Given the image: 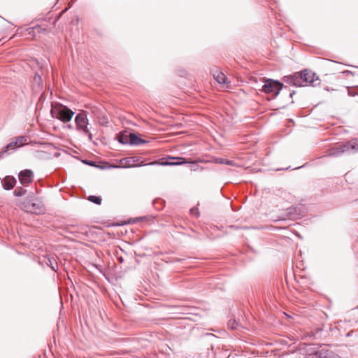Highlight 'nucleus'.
I'll return each mask as SVG.
<instances>
[{"instance_id":"nucleus-1","label":"nucleus","mask_w":358,"mask_h":358,"mask_svg":"<svg viewBox=\"0 0 358 358\" xmlns=\"http://www.w3.org/2000/svg\"><path fill=\"white\" fill-rule=\"evenodd\" d=\"M282 80L285 83L296 87L307 85L316 87L320 83L319 76L314 71L308 69H304L289 75L284 76Z\"/></svg>"},{"instance_id":"nucleus-2","label":"nucleus","mask_w":358,"mask_h":358,"mask_svg":"<svg viewBox=\"0 0 358 358\" xmlns=\"http://www.w3.org/2000/svg\"><path fill=\"white\" fill-rule=\"evenodd\" d=\"M262 79L264 84L262 85L259 90L264 94H271L273 96V99H275L281 90L287 88L284 85L285 82H283L282 80L281 82L278 80L267 78L265 77Z\"/></svg>"},{"instance_id":"nucleus-3","label":"nucleus","mask_w":358,"mask_h":358,"mask_svg":"<svg viewBox=\"0 0 358 358\" xmlns=\"http://www.w3.org/2000/svg\"><path fill=\"white\" fill-rule=\"evenodd\" d=\"M329 152V155L332 157H338L345 152L349 154L357 153L358 152V138H352L345 143L332 148Z\"/></svg>"},{"instance_id":"nucleus-4","label":"nucleus","mask_w":358,"mask_h":358,"mask_svg":"<svg viewBox=\"0 0 358 358\" xmlns=\"http://www.w3.org/2000/svg\"><path fill=\"white\" fill-rule=\"evenodd\" d=\"M306 207L305 205L299 203L287 208L285 212L279 217L278 221H285L287 220H296L301 219L306 215Z\"/></svg>"},{"instance_id":"nucleus-5","label":"nucleus","mask_w":358,"mask_h":358,"mask_svg":"<svg viewBox=\"0 0 358 358\" xmlns=\"http://www.w3.org/2000/svg\"><path fill=\"white\" fill-rule=\"evenodd\" d=\"M51 116L66 123L71 120L74 112L66 106L59 103L50 110Z\"/></svg>"},{"instance_id":"nucleus-6","label":"nucleus","mask_w":358,"mask_h":358,"mask_svg":"<svg viewBox=\"0 0 358 358\" xmlns=\"http://www.w3.org/2000/svg\"><path fill=\"white\" fill-rule=\"evenodd\" d=\"M25 211L41 214L45 211V207L41 201L35 197L33 192L29 193L25 201L22 203Z\"/></svg>"},{"instance_id":"nucleus-7","label":"nucleus","mask_w":358,"mask_h":358,"mask_svg":"<svg viewBox=\"0 0 358 358\" xmlns=\"http://www.w3.org/2000/svg\"><path fill=\"white\" fill-rule=\"evenodd\" d=\"M26 138L23 136H19L11 139V141L3 147L0 150V159L14 152L17 148L24 145Z\"/></svg>"},{"instance_id":"nucleus-8","label":"nucleus","mask_w":358,"mask_h":358,"mask_svg":"<svg viewBox=\"0 0 358 358\" xmlns=\"http://www.w3.org/2000/svg\"><path fill=\"white\" fill-rule=\"evenodd\" d=\"M76 129L87 136L90 141H92V134L87 127L89 120L86 111L78 113L75 117Z\"/></svg>"},{"instance_id":"nucleus-9","label":"nucleus","mask_w":358,"mask_h":358,"mask_svg":"<svg viewBox=\"0 0 358 358\" xmlns=\"http://www.w3.org/2000/svg\"><path fill=\"white\" fill-rule=\"evenodd\" d=\"M195 161L189 160L182 157H172L168 156L163 159V161L159 164L162 166H179L183 164H195Z\"/></svg>"},{"instance_id":"nucleus-10","label":"nucleus","mask_w":358,"mask_h":358,"mask_svg":"<svg viewBox=\"0 0 358 358\" xmlns=\"http://www.w3.org/2000/svg\"><path fill=\"white\" fill-rule=\"evenodd\" d=\"M34 172L31 169H24L18 173L20 184L24 187L28 186L33 181Z\"/></svg>"},{"instance_id":"nucleus-11","label":"nucleus","mask_w":358,"mask_h":358,"mask_svg":"<svg viewBox=\"0 0 358 358\" xmlns=\"http://www.w3.org/2000/svg\"><path fill=\"white\" fill-rule=\"evenodd\" d=\"M327 348L322 346H317V345L312 344L310 345V349L308 350L310 358H324L326 356L325 352Z\"/></svg>"},{"instance_id":"nucleus-12","label":"nucleus","mask_w":358,"mask_h":358,"mask_svg":"<svg viewBox=\"0 0 358 358\" xmlns=\"http://www.w3.org/2000/svg\"><path fill=\"white\" fill-rule=\"evenodd\" d=\"M130 138L129 145L131 146H138L148 143V141L141 138V136L134 131H131V134H129Z\"/></svg>"},{"instance_id":"nucleus-13","label":"nucleus","mask_w":358,"mask_h":358,"mask_svg":"<svg viewBox=\"0 0 358 358\" xmlns=\"http://www.w3.org/2000/svg\"><path fill=\"white\" fill-rule=\"evenodd\" d=\"M129 134H131V131L124 130L116 134L114 139L117 141L122 145H129L130 140Z\"/></svg>"},{"instance_id":"nucleus-14","label":"nucleus","mask_w":358,"mask_h":358,"mask_svg":"<svg viewBox=\"0 0 358 358\" xmlns=\"http://www.w3.org/2000/svg\"><path fill=\"white\" fill-rule=\"evenodd\" d=\"M1 183L5 190H11L15 186L17 180L14 176H6L1 180Z\"/></svg>"},{"instance_id":"nucleus-15","label":"nucleus","mask_w":358,"mask_h":358,"mask_svg":"<svg viewBox=\"0 0 358 358\" xmlns=\"http://www.w3.org/2000/svg\"><path fill=\"white\" fill-rule=\"evenodd\" d=\"M210 73L213 75L215 80L220 84L226 83L227 77L221 71H218L217 66H213L210 69Z\"/></svg>"},{"instance_id":"nucleus-16","label":"nucleus","mask_w":358,"mask_h":358,"mask_svg":"<svg viewBox=\"0 0 358 358\" xmlns=\"http://www.w3.org/2000/svg\"><path fill=\"white\" fill-rule=\"evenodd\" d=\"M43 87V83L41 74L36 71L34 76L33 88L35 90H42Z\"/></svg>"},{"instance_id":"nucleus-17","label":"nucleus","mask_w":358,"mask_h":358,"mask_svg":"<svg viewBox=\"0 0 358 358\" xmlns=\"http://www.w3.org/2000/svg\"><path fill=\"white\" fill-rule=\"evenodd\" d=\"M210 162L215 164H226L232 166H236V163L232 160L217 157H213Z\"/></svg>"},{"instance_id":"nucleus-18","label":"nucleus","mask_w":358,"mask_h":358,"mask_svg":"<svg viewBox=\"0 0 358 358\" xmlns=\"http://www.w3.org/2000/svg\"><path fill=\"white\" fill-rule=\"evenodd\" d=\"M45 264L48 266H49L53 271H57L58 264L55 258L50 257L45 258Z\"/></svg>"},{"instance_id":"nucleus-19","label":"nucleus","mask_w":358,"mask_h":358,"mask_svg":"<svg viewBox=\"0 0 358 358\" xmlns=\"http://www.w3.org/2000/svg\"><path fill=\"white\" fill-rule=\"evenodd\" d=\"M155 217L152 215H147L144 216H140L134 218V223L142 222V221H146V222H153Z\"/></svg>"},{"instance_id":"nucleus-20","label":"nucleus","mask_w":358,"mask_h":358,"mask_svg":"<svg viewBox=\"0 0 358 358\" xmlns=\"http://www.w3.org/2000/svg\"><path fill=\"white\" fill-rule=\"evenodd\" d=\"M120 162L122 164H124L125 165V167H127V168H131V167H134L136 166L135 165H134V163L135 162V160H134V157H125V158H123L120 160Z\"/></svg>"},{"instance_id":"nucleus-21","label":"nucleus","mask_w":358,"mask_h":358,"mask_svg":"<svg viewBox=\"0 0 358 358\" xmlns=\"http://www.w3.org/2000/svg\"><path fill=\"white\" fill-rule=\"evenodd\" d=\"M152 203L157 210H161L164 206L165 201L160 198H157L153 200Z\"/></svg>"},{"instance_id":"nucleus-22","label":"nucleus","mask_w":358,"mask_h":358,"mask_svg":"<svg viewBox=\"0 0 358 358\" xmlns=\"http://www.w3.org/2000/svg\"><path fill=\"white\" fill-rule=\"evenodd\" d=\"M345 88L347 90L348 96H358V86H354V87L347 86V87H345Z\"/></svg>"},{"instance_id":"nucleus-23","label":"nucleus","mask_w":358,"mask_h":358,"mask_svg":"<svg viewBox=\"0 0 358 358\" xmlns=\"http://www.w3.org/2000/svg\"><path fill=\"white\" fill-rule=\"evenodd\" d=\"M87 200L93 203H95L96 205L101 204L102 202V198L101 196H96V195H90L87 197Z\"/></svg>"},{"instance_id":"nucleus-24","label":"nucleus","mask_w":358,"mask_h":358,"mask_svg":"<svg viewBox=\"0 0 358 358\" xmlns=\"http://www.w3.org/2000/svg\"><path fill=\"white\" fill-rule=\"evenodd\" d=\"M27 190L22 187H17L13 191V195L16 197H20L25 194Z\"/></svg>"},{"instance_id":"nucleus-25","label":"nucleus","mask_w":358,"mask_h":358,"mask_svg":"<svg viewBox=\"0 0 358 358\" xmlns=\"http://www.w3.org/2000/svg\"><path fill=\"white\" fill-rule=\"evenodd\" d=\"M238 326L239 324L236 319H231L228 321V327L233 330L236 329Z\"/></svg>"},{"instance_id":"nucleus-26","label":"nucleus","mask_w":358,"mask_h":358,"mask_svg":"<svg viewBox=\"0 0 358 358\" xmlns=\"http://www.w3.org/2000/svg\"><path fill=\"white\" fill-rule=\"evenodd\" d=\"M26 34L31 37L36 36V28L35 26L31 27H27L25 29Z\"/></svg>"},{"instance_id":"nucleus-27","label":"nucleus","mask_w":358,"mask_h":358,"mask_svg":"<svg viewBox=\"0 0 358 358\" xmlns=\"http://www.w3.org/2000/svg\"><path fill=\"white\" fill-rule=\"evenodd\" d=\"M326 356L324 358H341L339 355L335 354L333 351L327 348L325 352Z\"/></svg>"},{"instance_id":"nucleus-28","label":"nucleus","mask_w":358,"mask_h":358,"mask_svg":"<svg viewBox=\"0 0 358 358\" xmlns=\"http://www.w3.org/2000/svg\"><path fill=\"white\" fill-rule=\"evenodd\" d=\"M83 163L86 164V165H88V166H90L92 167H99L101 169H103V166H99L96 164V162H94V161H92V160H88V159H85L83 161Z\"/></svg>"},{"instance_id":"nucleus-29","label":"nucleus","mask_w":358,"mask_h":358,"mask_svg":"<svg viewBox=\"0 0 358 358\" xmlns=\"http://www.w3.org/2000/svg\"><path fill=\"white\" fill-rule=\"evenodd\" d=\"M339 73H340V77H345V78H348V76H355V73L351 71H349V70H345V71H341Z\"/></svg>"},{"instance_id":"nucleus-30","label":"nucleus","mask_w":358,"mask_h":358,"mask_svg":"<svg viewBox=\"0 0 358 358\" xmlns=\"http://www.w3.org/2000/svg\"><path fill=\"white\" fill-rule=\"evenodd\" d=\"M36 34H46L48 33V29L46 28L42 27L41 25H36Z\"/></svg>"},{"instance_id":"nucleus-31","label":"nucleus","mask_w":358,"mask_h":358,"mask_svg":"<svg viewBox=\"0 0 358 358\" xmlns=\"http://www.w3.org/2000/svg\"><path fill=\"white\" fill-rule=\"evenodd\" d=\"M187 73L186 70L182 69L178 71V75L181 77H185L187 76Z\"/></svg>"},{"instance_id":"nucleus-32","label":"nucleus","mask_w":358,"mask_h":358,"mask_svg":"<svg viewBox=\"0 0 358 358\" xmlns=\"http://www.w3.org/2000/svg\"><path fill=\"white\" fill-rule=\"evenodd\" d=\"M203 170V167L199 166V165H196L194 166L192 169V171H202Z\"/></svg>"},{"instance_id":"nucleus-33","label":"nucleus","mask_w":358,"mask_h":358,"mask_svg":"<svg viewBox=\"0 0 358 358\" xmlns=\"http://www.w3.org/2000/svg\"><path fill=\"white\" fill-rule=\"evenodd\" d=\"M190 213L192 214H194L195 213L196 216H198L199 215V212L198 209H195V208H192L190 210Z\"/></svg>"},{"instance_id":"nucleus-34","label":"nucleus","mask_w":358,"mask_h":358,"mask_svg":"<svg viewBox=\"0 0 358 358\" xmlns=\"http://www.w3.org/2000/svg\"><path fill=\"white\" fill-rule=\"evenodd\" d=\"M183 261H185V259H181V258H175V259L173 260V263H176V262H182Z\"/></svg>"},{"instance_id":"nucleus-35","label":"nucleus","mask_w":358,"mask_h":358,"mask_svg":"<svg viewBox=\"0 0 358 358\" xmlns=\"http://www.w3.org/2000/svg\"><path fill=\"white\" fill-rule=\"evenodd\" d=\"M354 333V331L353 330H351L350 331H348L347 334H346V336L347 337H349V336H351Z\"/></svg>"},{"instance_id":"nucleus-36","label":"nucleus","mask_w":358,"mask_h":358,"mask_svg":"<svg viewBox=\"0 0 358 358\" xmlns=\"http://www.w3.org/2000/svg\"><path fill=\"white\" fill-rule=\"evenodd\" d=\"M295 94H296V91H295V90H293L292 92H291L289 93V98H292V97H293V96H294Z\"/></svg>"},{"instance_id":"nucleus-37","label":"nucleus","mask_w":358,"mask_h":358,"mask_svg":"<svg viewBox=\"0 0 358 358\" xmlns=\"http://www.w3.org/2000/svg\"><path fill=\"white\" fill-rule=\"evenodd\" d=\"M117 259L118 262L120 263L124 262V259L122 257H117Z\"/></svg>"},{"instance_id":"nucleus-38","label":"nucleus","mask_w":358,"mask_h":358,"mask_svg":"<svg viewBox=\"0 0 358 358\" xmlns=\"http://www.w3.org/2000/svg\"><path fill=\"white\" fill-rule=\"evenodd\" d=\"M66 127H67L68 129H73V126H72V124H67Z\"/></svg>"},{"instance_id":"nucleus-39","label":"nucleus","mask_w":358,"mask_h":358,"mask_svg":"<svg viewBox=\"0 0 358 358\" xmlns=\"http://www.w3.org/2000/svg\"><path fill=\"white\" fill-rule=\"evenodd\" d=\"M71 227V226H67V227H66V232H70L69 229H70V227Z\"/></svg>"},{"instance_id":"nucleus-40","label":"nucleus","mask_w":358,"mask_h":358,"mask_svg":"<svg viewBox=\"0 0 358 358\" xmlns=\"http://www.w3.org/2000/svg\"><path fill=\"white\" fill-rule=\"evenodd\" d=\"M38 153L40 154V155H45V154H46V152H45L43 151H38Z\"/></svg>"},{"instance_id":"nucleus-41","label":"nucleus","mask_w":358,"mask_h":358,"mask_svg":"<svg viewBox=\"0 0 358 358\" xmlns=\"http://www.w3.org/2000/svg\"><path fill=\"white\" fill-rule=\"evenodd\" d=\"M289 168H290V166L285 168V169H278V171H280V170H288Z\"/></svg>"},{"instance_id":"nucleus-42","label":"nucleus","mask_w":358,"mask_h":358,"mask_svg":"<svg viewBox=\"0 0 358 358\" xmlns=\"http://www.w3.org/2000/svg\"><path fill=\"white\" fill-rule=\"evenodd\" d=\"M303 166H304V165L299 166V167L294 168L293 169H301Z\"/></svg>"},{"instance_id":"nucleus-43","label":"nucleus","mask_w":358,"mask_h":358,"mask_svg":"<svg viewBox=\"0 0 358 358\" xmlns=\"http://www.w3.org/2000/svg\"><path fill=\"white\" fill-rule=\"evenodd\" d=\"M58 156H59V153L57 152L55 154V157H57Z\"/></svg>"},{"instance_id":"nucleus-44","label":"nucleus","mask_w":358,"mask_h":358,"mask_svg":"<svg viewBox=\"0 0 358 358\" xmlns=\"http://www.w3.org/2000/svg\"><path fill=\"white\" fill-rule=\"evenodd\" d=\"M40 71H41V73L43 74V68L42 67H41V70Z\"/></svg>"},{"instance_id":"nucleus-45","label":"nucleus","mask_w":358,"mask_h":358,"mask_svg":"<svg viewBox=\"0 0 358 358\" xmlns=\"http://www.w3.org/2000/svg\"><path fill=\"white\" fill-rule=\"evenodd\" d=\"M208 335H210L212 336H215L213 334H209Z\"/></svg>"},{"instance_id":"nucleus-46","label":"nucleus","mask_w":358,"mask_h":358,"mask_svg":"<svg viewBox=\"0 0 358 358\" xmlns=\"http://www.w3.org/2000/svg\"><path fill=\"white\" fill-rule=\"evenodd\" d=\"M356 308L358 309V305L356 306Z\"/></svg>"},{"instance_id":"nucleus-47","label":"nucleus","mask_w":358,"mask_h":358,"mask_svg":"<svg viewBox=\"0 0 358 358\" xmlns=\"http://www.w3.org/2000/svg\"><path fill=\"white\" fill-rule=\"evenodd\" d=\"M357 201H358V199H357Z\"/></svg>"}]
</instances>
